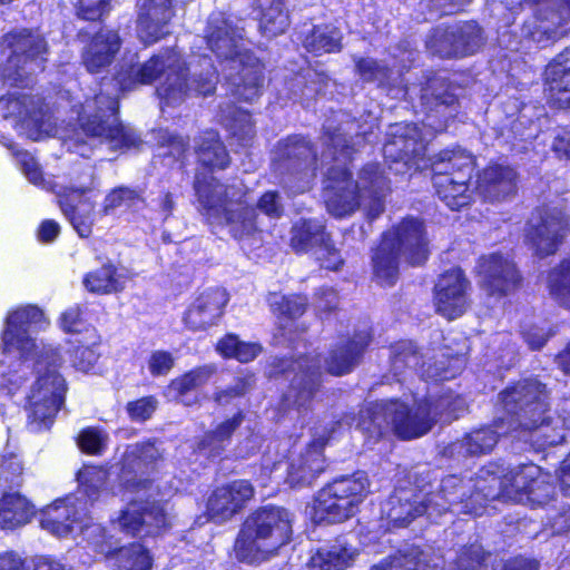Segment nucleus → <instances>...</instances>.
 <instances>
[{"instance_id": "f257e3e1", "label": "nucleus", "mask_w": 570, "mask_h": 570, "mask_svg": "<svg viewBox=\"0 0 570 570\" xmlns=\"http://www.w3.org/2000/svg\"><path fill=\"white\" fill-rule=\"evenodd\" d=\"M548 392L537 380H523L500 394L504 414L494 421L495 430L483 428L469 433L460 448L470 455L485 454L495 446L499 436L517 433L515 438L531 441L539 448L559 444L564 435L546 415Z\"/></svg>"}, {"instance_id": "f03ea898", "label": "nucleus", "mask_w": 570, "mask_h": 570, "mask_svg": "<svg viewBox=\"0 0 570 570\" xmlns=\"http://www.w3.org/2000/svg\"><path fill=\"white\" fill-rule=\"evenodd\" d=\"M157 94L166 106L183 104L191 94L208 96L214 92L217 72L210 58L202 57L190 61L188 67L175 50L166 49L140 63L132 59L125 61L116 80L122 91L139 85H148L163 78Z\"/></svg>"}, {"instance_id": "7ed1b4c3", "label": "nucleus", "mask_w": 570, "mask_h": 570, "mask_svg": "<svg viewBox=\"0 0 570 570\" xmlns=\"http://www.w3.org/2000/svg\"><path fill=\"white\" fill-rule=\"evenodd\" d=\"M465 410V401L446 394L431 403L421 401L410 407L397 400L370 403L360 413L358 428L372 438L393 431L402 439L411 440L428 433L440 419L450 422Z\"/></svg>"}, {"instance_id": "20e7f679", "label": "nucleus", "mask_w": 570, "mask_h": 570, "mask_svg": "<svg viewBox=\"0 0 570 570\" xmlns=\"http://www.w3.org/2000/svg\"><path fill=\"white\" fill-rule=\"evenodd\" d=\"M206 39L210 50L220 59L223 73L234 96L253 101L261 94L263 65L243 48V30L222 13L212 14Z\"/></svg>"}, {"instance_id": "39448f33", "label": "nucleus", "mask_w": 570, "mask_h": 570, "mask_svg": "<svg viewBox=\"0 0 570 570\" xmlns=\"http://www.w3.org/2000/svg\"><path fill=\"white\" fill-rule=\"evenodd\" d=\"M468 487L456 476L442 480L438 492L428 495L414 493L411 490H400L389 498L383 507V513L394 527H406L413 519L426 514L436 520L443 513L460 505L459 512L478 515L484 502L494 493L475 492L464 500Z\"/></svg>"}, {"instance_id": "423d86ee", "label": "nucleus", "mask_w": 570, "mask_h": 570, "mask_svg": "<svg viewBox=\"0 0 570 570\" xmlns=\"http://www.w3.org/2000/svg\"><path fill=\"white\" fill-rule=\"evenodd\" d=\"M389 189L386 177L379 165L368 164L353 181L342 166L332 167L325 180V203L328 212L343 217L363 207L372 218L384 210V198Z\"/></svg>"}, {"instance_id": "0eeeda50", "label": "nucleus", "mask_w": 570, "mask_h": 570, "mask_svg": "<svg viewBox=\"0 0 570 570\" xmlns=\"http://www.w3.org/2000/svg\"><path fill=\"white\" fill-rule=\"evenodd\" d=\"M428 239L423 223L413 217L403 219L387 230L372 256L373 272L384 286H392L399 277L400 258L412 265L428 257Z\"/></svg>"}, {"instance_id": "6e6552de", "label": "nucleus", "mask_w": 570, "mask_h": 570, "mask_svg": "<svg viewBox=\"0 0 570 570\" xmlns=\"http://www.w3.org/2000/svg\"><path fill=\"white\" fill-rule=\"evenodd\" d=\"M292 534V520L287 510L265 507L249 517L235 542L236 558L257 562L286 544Z\"/></svg>"}, {"instance_id": "1a4fd4ad", "label": "nucleus", "mask_w": 570, "mask_h": 570, "mask_svg": "<svg viewBox=\"0 0 570 570\" xmlns=\"http://www.w3.org/2000/svg\"><path fill=\"white\" fill-rule=\"evenodd\" d=\"M199 210L212 224H226L235 238L242 239L257 229V216L245 200H234L227 188L213 176L198 174L194 185Z\"/></svg>"}, {"instance_id": "9d476101", "label": "nucleus", "mask_w": 570, "mask_h": 570, "mask_svg": "<svg viewBox=\"0 0 570 570\" xmlns=\"http://www.w3.org/2000/svg\"><path fill=\"white\" fill-rule=\"evenodd\" d=\"M60 356L56 348L46 350L38 360L40 373L27 396L28 429L41 432L50 429L65 395V381L57 373Z\"/></svg>"}, {"instance_id": "9b49d317", "label": "nucleus", "mask_w": 570, "mask_h": 570, "mask_svg": "<svg viewBox=\"0 0 570 570\" xmlns=\"http://www.w3.org/2000/svg\"><path fill=\"white\" fill-rule=\"evenodd\" d=\"M370 480L365 472L341 476L317 492L313 504L316 523H338L347 520L370 493Z\"/></svg>"}, {"instance_id": "f8f14e48", "label": "nucleus", "mask_w": 570, "mask_h": 570, "mask_svg": "<svg viewBox=\"0 0 570 570\" xmlns=\"http://www.w3.org/2000/svg\"><path fill=\"white\" fill-rule=\"evenodd\" d=\"M116 97L100 92L87 98L80 106L78 122L83 134L106 141L114 149L135 146L137 136L132 129L122 126L117 117Z\"/></svg>"}, {"instance_id": "ddd939ff", "label": "nucleus", "mask_w": 570, "mask_h": 570, "mask_svg": "<svg viewBox=\"0 0 570 570\" xmlns=\"http://www.w3.org/2000/svg\"><path fill=\"white\" fill-rule=\"evenodd\" d=\"M87 502L80 498L67 497L48 505L41 513L40 525L51 534L62 538L76 530L83 535L89 544L100 553H106L104 547L105 531L100 524L88 518Z\"/></svg>"}, {"instance_id": "4468645a", "label": "nucleus", "mask_w": 570, "mask_h": 570, "mask_svg": "<svg viewBox=\"0 0 570 570\" xmlns=\"http://www.w3.org/2000/svg\"><path fill=\"white\" fill-rule=\"evenodd\" d=\"M316 157L307 141L289 138L278 144L275 170L285 176L283 184L294 193H303L309 187L315 175Z\"/></svg>"}, {"instance_id": "2eb2a0df", "label": "nucleus", "mask_w": 570, "mask_h": 570, "mask_svg": "<svg viewBox=\"0 0 570 570\" xmlns=\"http://www.w3.org/2000/svg\"><path fill=\"white\" fill-rule=\"evenodd\" d=\"M45 324L43 313L36 306H24L11 312L2 332L3 353L27 360L37 348L33 334Z\"/></svg>"}, {"instance_id": "dca6fc26", "label": "nucleus", "mask_w": 570, "mask_h": 570, "mask_svg": "<svg viewBox=\"0 0 570 570\" xmlns=\"http://www.w3.org/2000/svg\"><path fill=\"white\" fill-rule=\"evenodd\" d=\"M3 45L11 50L7 77L12 78L14 82L22 81L24 75L42 70L46 42L39 33L27 29L13 31L4 37Z\"/></svg>"}, {"instance_id": "f3484780", "label": "nucleus", "mask_w": 570, "mask_h": 570, "mask_svg": "<svg viewBox=\"0 0 570 570\" xmlns=\"http://www.w3.org/2000/svg\"><path fill=\"white\" fill-rule=\"evenodd\" d=\"M114 523L130 535H156L170 525V517L161 503L131 500Z\"/></svg>"}, {"instance_id": "a211bd4d", "label": "nucleus", "mask_w": 570, "mask_h": 570, "mask_svg": "<svg viewBox=\"0 0 570 570\" xmlns=\"http://www.w3.org/2000/svg\"><path fill=\"white\" fill-rule=\"evenodd\" d=\"M4 118H12L28 131L31 139L38 140L51 130L49 117L40 98L16 90L0 99Z\"/></svg>"}, {"instance_id": "6ab92c4d", "label": "nucleus", "mask_w": 570, "mask_h": 570, "mask_svg": "<svg viewBox=\"0 0 570 570\" xmlns=\"http://www.w3.org/2000/svg\"><path fill=\"white\" fill-rule=\"evenodd\" d=\"M287 375L293 373L291 385L283 396L286 409H296L297 412L306 411L313 400L320 383V360L314 357H301L293 361L286 370Z\"/></svg>"}, {"instance_id": "aec40b11", "label": "nucleus", "mask_w": 570, "mask_h": 570, "mask_svg": "<svg viewBox=\"0 0 570 570\" xmlns=\"http://www.w3.org/2000/svg\"><path fill=\"white\" fill-rule=\"evenodd\" d=\"M247 480H235L217 487L207 499L206 514L215 523H224L238 514L254 497Z\"/></svg>"}, {"instance_id": "412c9836", "label": "nucleus", "mask_w": 570, "mask_h": 570, "mask_svg": "<svg viewBox=\"0 0 570 570\" xmlns=\"http://www.w3.org/2000/svg\"><path fill=\"white\" fill-rule=\"evenodd\" d=\"M568 225L562 210H546L537 220L529 223L525 240L540 257L554 254L568 232Z\"/></svg>"}, {"instance_id": "4be33fe9", "label": "nucleus", "mask_w": 570, "mask_h": 570, "mask_svg": "<svg viewBox=\"0 0 570 570\" xmlns=\"http://www.w3.org/2000/svg\"><path fill=\"white\" fill-rule=\"evenodd\" d=\"M469 282L460 268L446 271L434 287L436 312L448 320L463 315L469 305Z\"/></svg>"}, {"instance_id": "5701e85b", "label": "nucleus", "mask_w": 570, "mask_h": 570, "mask_svg": "<svg viewBox=\"0 0 570 570\" xmlns=\"http://www.w3.org/2000/svg\"><path fill=\"white\" fill-rule=\"evenodd\" d=\"M160 458L159 450L153 443L129 445L121 462L120 479L130 491L147 489L150 480L146 476L154 470Z\"/></svg>"}, {"instance_id": "b1692460", "label": "nucleus", "mask_w": 570, "mask_h": 570, "mask_svg": "<svg viewBox=\"0 0 570 570\" xmlns=\"http://www.w3.org/2000/svg\"><path fill=\"white\" fill-rule=\"evenodd\" d=\"M330 436H315L308 446L298 455L292 458L287 470V483L291 487L309 485L325 469L323 449Z\"/></svg>"}, {"instance_id": "393cba45", "label": "nucleus", "mask_w": 570, "mask_h": 570, "mask_svg": "<svg viewBox=\"0 0 570 570\" xmlns=\"http://www.w3.org/2000/svg\"><path fill=\"white\" fill-rule=\"evenodd\" d=\"M422 99L429 108L423 128H430L434 132L444 130L448 127V120L456 114L458 96L450 86L434 81L424 89Z\"/></svg>"}, {"instance_id": "a878e982", "label": "nucleus", "mask_w": 570, "mask_h": 570, "mask_svg": "<svg viewBox=\"0 0 570 570\" xmlns=\"http://www.w3.org/2000/svg\"><path fill=\"white\" fill-rule=\"evenodd\" d=\"M173 16L171 0H144L137 20L139 39L145 45H153L168 35Z\"/></svg>"}, {"instance_id": "bb28decb", "label": "nucleus", "mask_w": 570, "mask_h": 570, "mask_svg": "<svg viewBox=\"0 0 570 570\" xmlns=\"http://www.w3.org/2000/svg\"><path fill=\"white\" fill-rule=\"evenodd\" d=\"M228 302L224 289L210 288L200 293L184 315L185 325L193 331H203L216 324Z\"/></svg>"}, {"instance_id": "cd10ccee", "label": "nucleus", "mask_w": 570, "mask_h": 570, "mask_svg": "<svg viewBox=\"0 0 570 570\" xmlns=\"http://www.w3.org/2000/svg\"><path fill=\"white\" fill-rule=\"evenodd\" d=\"M479 274L482 285L492 294H504L519 283V274L514 264L500 254L483 256L479 262Z\"/></svg>"}, {"instance_id": "c85d7f7f", "label": "nucleus", "mask_w": 570, "mask_h": 570, "mask_svg": "<svg viewBox=\"0 0 570 570\" xmlns=\"http://www.w3.org/2000/svg\"><path fill=\"white\" fill-rule=\"evenodd\" d=\"M120 49V38L116 31L100 30L82 51V63L91 73L101 72L112 62Z\"/></svg>"}, {"instance_id": "c756f323", "label": "nucleus", "mask_w": 570, "mask_h": 570, "mask_svg": "<svg viewBox=\"0 0 570 570\" xmlns=\"http://www.w3.org/2000/svg\"><path fill=\"white\" fill-rule=\"evenodd\" d=\"M89 190L88 187H66L62 190L56 191L58 195V203L62 213L69 218L75 230L80 237H88L91 234L94 225L92 212L94 205L89 203H81L80 206H75L76 200Z\"/></svg>"}, {"instance_id": "7c9ffc66", "label": "nucleus", "mask_w": 570, "mask_h": 570, "mask_svg": "<svg viewBox=\"0 0 570 570\" xmlns=\"http://www.w3.org/2000/svg\"><path fill=\"white\" fill-rule=\"evenodd\" d=\"M440 40L442 51L448 56L472 55L484 43L482 29L475 22L451 27L440 36Z\"/></svg>"}, {"instance_id": "2f4dec72", "label": "nucleus", "mask_w": 570, "mask_h": 570, "mask_svg": "<svg viewBox=\"0 0 570 570\" xmlns=\"http://www.w3.org/2000/svg\"><path fill=\"white\" fill-rule=\"evenodd\" d=\"M549 99L560 108L570 106V47L559 53L546 68Z\"/></svg>"}, {"instance_id": "473e14b6", "label": "nucleus", "mask_w": 570, "mask_h": 570, "mask_svg": "<svg viewBox=\"0 0 570 570\" xmlns=\"http://www.w3.org/2000/svg\"><path fill=\"white\" fill-rule=\"evenodd\" d=\"M370 341V333L362 331L355 334L352 340L337 345L326 360L327 371L333 375H344L351 372L358 363Z\"/></svg>"}, {"instance_id": "72a5a7b5", "label": "nucleus", "mask_w": 570, "mask_h": 570, "mask_svg": "<svg viewBox=\"0 0 570 570\" xmlns=\"http://www.w3.org/2000/svg\"><path fill=\"white\" fill-rule=\"evenodd\" d=\"M476 189L484 198L500 200L514 191L515 173L510 167L489 166L479 176Z\"/></svg>"}, {"instance_id": "f704fd0d", "label": "nucleus", "mask_w": 570, "mask_h": 570, "mask_svg": "<svg viewBox=\"0 0 570 570\" xmlns=\"http://www.w3.org/2000/svg\"><path fill=\"white\" fill-rule=\"evenodd\" d=\"M357 550L345 538L318 549L309 558L307 566L312 570H344L354 561Z\"/></svg>"}, {"instance_id": "c9c22d12", "label": "nucleus", "mask_w": 570, "mask_h": 570, "mask_svg": "<svg viewBox=\"0 0 570 570\" xmlns=\"http://www.w3.org/2000/svg\"><path fill=\"white\" fill-rule=\"evenodd\" d=\"M432 178L445 176L449 178L471 177L474 169V159L463 149L442 150L432 158Z\"/></svg>"}, {"instance_id": "e433bc0d", "label": "nucleus", "mask_w": 570, "mask_h": 570, "mask_svg": "<svg viewBox=\"0 0 570 570\" xmlns=\"http://www.w3.org/2000/svg\"><path fill=\"white\" fill-rule=\"evenodd\" d=\"M541 476V469L535 464H524L508 472L501 481L502 494L523 501L530 494L533 482Z\"/></svg>"}, {"instance_id": "4c0bfd02", "label": "nucleus", "mask_w": 570, "mask_h": 570, "mask_svg": "<svg viewBox=\"0 0 570 570\" xmlns=\"http://www.w3.org/2000/svg\"><path fill=\"white\" fill-rule=\"evenodd\" d=\"M355 129L354 121H347L344 128H335L332 124L325 126V135L323 137V144L326 146V150L322 153L321 161L326 163L328 159H335L345 161L348 156V149L352 148V131Z\"/></svg>"}, {"instance_id": "58836bf2", "label": "nucleus", "mask_w": 570, "mask_h": 570, "mask_svg": "<svg viewBox=\"0 0 570 570\" xmlns=\"http://www.w3.org/2000/svg\"><path fill=\"white\" fill-rule=\"evenodd\" d=\"M471 177L449 178L439 176L432 178L439 198L451 209L455 210L468 205L471 200L469 181Z\"/></svg>"}, {"instance_id": "ea45409f", "label": "nucleus", "mask_w": 570, "mask_h": 570, "mask_svg": "<svg viewBox=\"0 0 570 570\" xmlns=\"http://www.w3.org/2000/svg\"><path fill=\"white\" fill-rule=\"evenodd\" d=\"M33 508L28 500L18 493L4 494L0 500V525L16 528L31 519Z\"/></svg>"}, {"instance_id": "a19ab883", "label": "nucleus", "mask_w": 570, "mask_h": 570, "mask_svg": "<svg viewBox=\"0 0 570 570\" xmlns=\"http://www.w3.org/2000/svg\"><path fill=\"white\" fill-rule=\"evenodd\" d=\"M108 473L105 469L95 465H85L77 475L79 483L78 497L87 507L97 501L106 490Z\"/></svg>"}, {"instance_id": "79ce46f5", "label": "nucleus", "mask_w": 570, "mask_h": 570, "mask_svg": "<svg viewBox=\"0 0 570 570\" xmlns=\"http://www.w3.org/2000/svg\"><path fill=\"white\" fill-rule=\"evenodd\" d=\"M342 32L334 26L314 27L304 40V47L316 55L338 52L342 49Z\"/></svg>"}, {"instance_id": "37998d69", "label": "nucleus", "mask_w": 570, "mask_h": 570, "mask_svg": "<svg viewBox=\"0 0 570 570\" xmlns=\"http://www.w3.org/2000/svg\"><path fill=\"white\" fill-rule=\"evenodd\" d=\"M324 240V227L317 220L302 219L292 228L291 245L296 252H304L316 245L321 246Z\"/></svg>"}, {"instance_id": "c03bdc74", "label": "nucleus", "mask_w": 570, "mask_h": 570, "mask_svg": "<svg viewBox=\"0 0 570 570\" xmlns=\"http://www.w3.org/2000/svg\"><path fill=\"white\" fill-rule=\"evenodd\" d=\"M200 163L212 168H225L229 163L226 148L220 142L217 132L206 131L197 149Z\"/></svg>"}, {"instance_id": "a18cd8bd", "label": "nucleus", "mask_w": 570, "mask_h": 570, "mask_svg": "<svg viewBox=\"0 0 570 570\" xmlns=\"http://www.w3.org/2000/svg\"><path fill=\"white\" fill-rule=\"evenodd\" d=\"M83 286L91 293L108 294L124 287L112 265H104L83 277Z\"/></svg>"}, {"instance_id": "49530a36", "label": "nucleus", "mask_w": 570, "mask_h": 570, "mask_svg": "<svg viewBox=\"0 0 570 570\" xmlns=\"http://www.w3.org/2000/svg\"><path fill=\"white\" fill-rule=\"evenodd\" d=\"M550 295L566 308H570V257L562 261L548 275Z\"/></svg>"}, {"instance_id": "de8ad7c7", "label": "nucleus", "mask_w": 570, "mask_h": 570, "mask_svg": "<svg viewBox=\"0 0 570 570\" xmlns=\"http://www.w3.org/2000/svg\"><path fill=\"white\" fill-rule=\"evenodd\" d=\"M424 138L425 134H423L422 130L419 131L416 127H406V134L404 136H400L384 146V154L386 157H390L394 148L402 147L399 158L403 160L404 164H407L414 157L419 156L423 148L422 141Z\"/></svg>"}, {"instance_id": "09e8293b", "label": "nucleus", "mask_w": 570, "mask_h": 570, "mask_svg": "<svg viewBox=\"0 0 570 570\" xmlns=\"http://www.w3.org/2000/svg\"><path fill=\"white\" fill-rule=\"evenodd\" d=\"M214 373L215 366L213 365L196 367L184 375L174 379L169 385V390L175 392L178 396H184L188 392L205 385Z\"/></svg>"}, {"instance_id": "8fccbe9b", "label": "nucleus", "mask_w": 570, "mask_h": 570, "mask_svg": "<svg viewBox=\"0 0 570 570\" xmlns=\"http://www.w3.org/2000/svg\"><path fill=\"white\" fill-rule=\"evenodd\" d=\"M269 305L283 322L284 320H294L302 316L306 311L307 299L299 295L285 296L274 293L269 296Z\"/></svg>"}, {"instance_id": "3c124183", "label": "nucleus", "mask_w": 570, "mask_h": 570, "mask_svg": "<svg viewBox=\"0 0 570 570\" xmlns=\"http://www.w3.org/2000/svg\"><path fill=\"white\" fill-rule=\"evenodd\" d=\"M217 351L225 357L246 363L259 354L261 346L254 343L240 342L235 335H227L218 342Z\"/></svg>"}, {"instance_id": "603ef678", "label": "nucleus", "mask_w": 570, "mask_h": 570, "mask_svg": "<svg viewBox=\"0 0 570 570\" xmlns=\"http://www.w3.org/2000/svg\"><path fill=\"white\" fill-rule=\"evenodd\" d=\"M424 554L417 548H412L404 553L393 556L372 570H426Z\"/></svg>"}, {"instance_id": "864d4df0", "label": "nucleus", "mask_w": 570, "mask_h": 570, "mask_svg": "<svg viewBox=\"0 0 570 570\" xmlns=\"http://www.w3.org/2000/svg\"><path fill=\"white\" fill-rule=\"evenodd\" d=\"M140 203H142V198L138 191L127 187H118L105 197L102 214L111 215L119 208L135 209Z\"/></svg>"}, {"instance_id": "5fc2aeb1", "label": "nucleus", "mask_w": 570, "mask_h": 570, "mask_svg": "<svg viewBox=\"0 0 570 570\" xmlns=\"http://www.w3.org/2000/svg\"><path fill=\"white\" fill-rule=\"evenodd\" d=\"M288 14L283 10L281 0H274L272 6L263 13L259 28L267 37L283 33L288 27Z\"/></svg>"}, {"instance_id": "6e6d98bb", "label": "nucleus", "mask_w": 570, "mask_h": 570, "mask_svg": "<svg viewBox=\"0 0 570 570\" xmlns=\"http://www.w3.org/2000/svg\"><path fill=\"white\" fill-rule=\"evenodd\" d=\"M242 422V415L238 414L230 420H226L220 423L216 430L212 433L206 434L199 442L200 450H208L209 455H217L220 450L222 443L229 439L233 432L239 426Z\"/></svg>"}, {"instance_id": "4d7b16f0", "label": "nucleus", "mask_w": 570, "mask_h": 570, "mask_svg": "<svg viewBox=\"0 0 570 570\" xmlns=\"http://www.w3.org/2000/svg\"><path fill=\"white\" fill-rule=\"evenodd\" d=\"M120 567L125 570H150L151 558L147 550L138 544L134 543L129 547L119 549L117 553Z\"/></svg>"}, {"instance_id": "13d9d810", "label": "nucleus", "mask_w": 570, "mask_h": 570, "mask_svg": "<svg viewBox=\"0 0 570 570\" xmlns=\"http://www.w3.org/2000/svg\"><path fill=\"white\" fill-rule=\"evenodd\" d=\"M224 125L242 144H246L253 137L250 115L242 109H233V115L225 117Z\"/></svg>"}, {"instance_id": "bf43d9fd", "label": "nucleus", "mask_w": 570, "mask_h": 570, "mask_svg": "<svg viewBox=\"0 0 570 570\" xmlns=\"http://www.w3.org/2000/svg\"><path fill=\"white\" fill-rule=\"evenodd\" d=\"M107 442V433L97 428H87L78 436L81 450L90 454H100L106 449Z\"/></svg>"}, {"instance_id": "052dcab7", "label": "nucleus", "mask_w": 570, "mask_h": 570, "mask_svg": "<svg viewBox=\"0 0 570 570\" xmlns=\"http://www.w3.org/2000/svg\"><path fill=\"white\" fill-rule=\"evenodd\" d=\"M356 70L365 81L383 83L387 79L389 69L372 58L355 59Z\"/></svg>"}, {"instance_id": "680f3d73", "label": "nucleus", "mask_w": 570, "mask_h": 570, "mask_svg": "<svg viewBox=\"0 0 570 570\" xmlns=\"http://www.w3.org/2000/svg\"><path fill=\"white\" fill-rule=\"evenodd\" d=\"M485 553L481 546L472 544L464 549L458 558L460 570H487Z\"/></svg>"}, {"instance_id": "e2e57ef3", "label": "nucleus", "mask_w": 570, "mask_h": 570, "mask_svg": "<svg viewBox=\"0 0 570 570\" xmlns=\"http://www.w3.org/2000/svg\"><path fill=\"white\" fill-rule=\"evenodd\" d=\"M17 160L21 167L22 173L35 185H42L43 188L52 189L50 183H46L42 178V173L39 168L33 156L27 151H20L17 154Z\"/></svg>"}, {"instance_id": "0e129e2a", "label": "nucleus", "mask_w": 570, "mask_h": 570, "mask_svg": "<svg viewBox=\"0 0 570 570\" xmlns=\"http://www.w3.org/2000/svg\"><path fill=\"white\" fill-rule=\"evenodd\" d=\"M549 476L541 472V476L533 482L527 500L533 504L542 505L548 503L554 495V488L549 482Z\"/></svg>"}, {"instance_id": "69168bd1", "label": "nucleus", "mask_w": 570, "mask_h": 570, "mask_svg": "<svg viewBox=\"0 0 570 570\" xmlns=\"http://www.w3.org/2000/svg\"><path fill=\"white\" fill-rule=\"evenodd\" d=\"M22 464L17 456H10L2 461L0 466V482L8 487L21 484Z\"/></svg>"}, {"instance_id": "338daca9", "label": "nucleus", "mask_w": 570, "mask_h": 570, "mask_svg": "<svg viewBox=\"0 0 570 570\" xmlns=\"http://www.w3.org/2000/svg\"><path fill=\"white\" fill-rule=\"evenodd\" d=\"M158 405L154 396H146L127 404V411L131 420L146 421L156 411Z\"/></svg>"}, {"instance_id": "774afa93", "label": "nucleus", "mask_w": 570, "mask_h": 570, "mask_svg": "<svg viewBox=\"0 0 570 570\" xmlns=\"http://www.w3.org/2000/svg\"><path fill=\"white\" fill-rule=\"evenodd\" d=\"M175 360L169 352L154 351L147 361V367L151 375H167L173 368Z\"/></svg>"}]
</instances>
